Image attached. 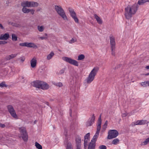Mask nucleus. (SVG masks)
<instances>
[{"instance_id":"40","label":"nucleus","mask_w":149,"mask_h":149,"mask_svg":"<svg viewBox=\"0 0 149 149\" xmlns=\"http://www.w3.org/2000/svg\"><path fill=\"white\" fill-rule=\"evenodd\" d=\"M56 86H58L59 87H61L63 86V84L61 82H58L54 84Z\"/></svg>"},{"instance_id":"15","label":"nucleus","mask_w":149,"mask_h":149,"mask_svg":"<svg viewBox=\"0 0 149 149\" xmlns=\"http://www.w3.org/2000/svg\"><path fill=\"white\" fill-rule=\"evenodd\" d=\"M17 55V54H12L10 55H8L6 57L5 59L6 60H10L15 57Z\"/></svg>"},{"instance_id":"9","label":"nucleus","mask_w":149,"mask_h":149,"mask_svg":"<svg viewBox=\"0 0 149 149\" xmlns=\"http://www.w3.org/2000/svg\"><path fill=\"white\" fill-rule=\"evenodd\" d=\"M19 131L23 140L26 141L28 140V135L24 127H21L19 128Z\"/></svg>"},{"instance_id":"39","label":"nucleus","mask_w":149,"mask_h":149,"mask_svg":"<svg viewBox=\"0 0 149 149\" xmlns=\"http://www.w3.org/2000/svg\"><path fill=\"white\" fill-rule=\"evenodd\" d=\"M90 133H89L87 134L84 136V139H90Z\"/></svg>"},{"instance_id":"23","label":"nucleus","mask_w":149,"mask_h":149,"mask_svg":"<svg viewBox=\"0 0 149 149\" xmlns=\"http://www.w3.org/2000/svg\"><path fill=\"white\" fill-rule=\"evenodd\" d=\"M54 55V54L53 52H51L50 54H48L47 57L46 59L47 60H49L52 59V57Z\"/></svg>"},{"instance_id":"3","label":"nucleus","mask_w":149,"mask_h":149,"mask_svg":"<svg viewBox=\"0 0 149 149\" xmlns=\"http://www.w3.org/2000/svg\"><path fill=\"white\" fill-rule=\"evenodd\" d=\"M32 85L36 88H40L43 90H46L49 87V86L46 82L37 81H34L32 83Z\"/></svg>"},{"instance_id":"38","label":"nucleus","mask_w":149,"mask_h":149,"mask_svg":"<svg viewBox=\"0 0 149 149\" xmlns=\"http://www.w3.org/2000/svg\"><path fill=\"white\" fill-rule=\"evenodd\" d=\"M101 128V125H97L96 133H99L100 130Z\"/></svg>"},{"instance_id":"32","label":"nucleus","mask_w":149,"mask_h":149,"mask_svg":"<svg viewBox=\"0 0 149 149\" xmlns=\"http://www.w3.org/2000/svg\"><path fill=\"white\" fill-rule=\"evenodd\" d=\"M140 84L143 87H146L147 86V81H145L140 83Z\"/></svg>"},{"instance_id":"31","label":"nucleus","mask_w":149,"mask_h":149,"mask_svg":"<svg viewBox=\"0 0 149 149\" xmlns=\"http://www.w3.org/2000/svg\"><path fill=\"white\" fill-rule=\"evenodd\" d=\"M35 146L36 148L38 149H42V146L37 142H36L35 143Z\"/></svg>"},{"instance_id":"26","label":"nucleus","mask_w":149,"mask_h":149,"mask_svg":"<svg viewBox=\"0 0 149 149\" xmlns=\"http://www.w3.org/2000/svg\"><path fill=\"white\" fill-rule=\"evenodd\" d=\"M45 36H38V39L39 40H44L47 39V37L46 36H47V33H45Z\"/></svg>"},{"instance_id":"6","label":"nucleus","mask_w":149,"mask_h":149,"mask_svg":"<svg viewBox=\"0 0 149 149\" xmlns=\"http://www.w3.org/2000/svg\"><path fill=\"white\" fill-rule=\"evenodd\" d=\"M62 59L65 61L76 66H78L79 65L78 62L77 61L70 58L63 57L62 58Z\"/></svg>"},{"instance_id":"42","label":"nucleus","mask_w":149,"mask_h":149,"mask_svg":"<svg viewBox=\"0 0 149 149\" xmlns=\"http://www.w3.org/2000/svg\"><path fill=\"white\" fill-rule=\"evenodd\" d=\"M102 120L101 118V115H100L98 120L97 125H101Z\"/></svg>"},{"instance_id":"43","label":"nucleus","mask_w":149,"mask_h":149,"mask_svg":"<svg viewBox=\"0 0 149 149\" xmlns=\"http://www.w3.org/2000/svg\"><path fill=\"white\" fill-rule=\"evenodd\" d=\"M19 45L21 46L27 47V42L21 43L19 44Z\"/></svg>"},{"instance_id":"24","label":"nucleus","mask_w":149,"mask_h":149,"mask_svg":"<svg viewBox=\"0 0 149 149\" xmlns=\"http://www.w3.org/2000/svg\"><path fill=\"white\" fill-rule=\"evenodd\" d=\"M1 141L3 143H10V141L9 140V139L8 138L6 137H3L1 139Z\"/></svg>"},{"instance_id":"62","label":"nucleus","mask_w":149,"mask_h":149,"mask_svg":"<svg viewBox=\"0 0 149 149\" xmlns=\"http://www.w3.org/2000/svg\"><path fill=\"white\" fill-rule=\"evenodd\" d=\"M76 149H81V148H77Z\"/></svg>"},{"instance_id":"33","label":"nucleus","mask_w":149,"mask_h":149,"mask_svg":"<svg viewBox=\"0 0 149 149\" xmlns=\"http://www.w3.org/2000/svg\"><path fill=\"white\" fill-rule=\"evenodd\" d=\"M131 125L132 126H135L136 125H140L139 120H138L132 123L131 124Z\"/></svg>"},{"instance_id":"27","label":"nucleus","mask_w":149,"mask_h":149,"mask_svg":"<svg viewBox=\"0 0 149 149\" xmlns=\"http://www.w3.org/2000/svg\"><path fill=\"white\" fill-rule=\"evenodd\" d=\"M8 24H9L13 26H14L16 27H19L20 26L19 24L11 22H9Z\"/></svg>"},{"instance_id":"1","label":"nucleus","mask_w":149,"mask_h":149,"mask_svg":"<svg viewBox=\"0 0 149 149\" xmlns=\"http://www.w3.org/2000/svg\"><path fill=\"white\" fill-rule=\"evenodd\" d=\"M137 5L135 3L133 5L128 6L125 8L124 15L126 19H130L135 14L137 10Z\"/></svg>"},{"instance_id":"45","label":"nucleus","mask_w":149,"mask_h":149,"mask_svg":"<svg viewBox=\"0 0 149 149\" xmlns=\"http://www.w3.org/2000/svg\"><path fill=\"white\" fill-rule=\"evenodd\" d=\"M65 71V69L63 68L59 72L58 74H63Z\"/></svg>"},{"instance_id":"7","label":"nucleus","mask_w":149,"mask_h":149,"mask_svg":"<svg viewBox=\"0 0 149 149\" xmlns=\"http://www.w3.org/2000/svg\"><path fill=\"white\" fill-rule=\"evenodd\" d=\"M7 108L9 112L13 118L16 119H17L19 118L18 117L17 115L12 106L11 105H8L7 107Z\"/></svg>"},{"instance_id":"12","label":"nucleus","mask_w":149,"mask_h":149,"mask_svg":"<svg viewBox=\"0 0 149 149\" xmlns=\"http://www.w3.org/2000/svg\"><path fill=\"white\" fill-rule=\"evenodd\" d=\"M95 119V116L93 115L88 120L86 123L87 127L90 126L94 123Z\"/></svg>"},{"instance_id":"64","label":"nucleus","mask_w":149,"mask_h":149,"mask_svg":"<svg viewBox=\"0 0 149 149\" xmlns=\"http://www.w3.org/2000/svg\"><path fill=\"white\" fill-rule=\"evenodd\" d=\"M147 2H149V0H146Z\"/></svg>"},{"instance_id":"22","label":"nucleus","mask_w":149,"mask_h":149,"mask_svg":"<svg viewBox=\"0 0 149 149\" xmlns=\"http://www.w3.org/2000/svg\"><path fill=\"white\" fill-rule=\"evenodd\" d=\"M95 18L96 19L97 22L99 24H101L102 23V21L100 18L97 15H95Z\"/></svg>"},{"instance_id":"58","label":"nucleus","mask_w":149,"mask_h":149,"mask_svg":"<svg viewBox=\"0 0 149 149\" xmlns=\"http://www.w3.org/2000/svg\"><path fill=\"white\" fill-rule=\"evenodd\" d=\"M147 81V86H149V81Z\"/></svg>"},{"instance_id":"25","label":"nucleus","mask_w":149,"mask_h":149,"mask_svg":"<svg viewBox=\"0 0 149 149\" xmlns=\"http://www.w3.org/2000/svg\"><path fill=\"white\" fill-rule=\"evenodd\" d=\"M90 139H84V148L85 149H86L87 147V144L88 142L89 141Z\"/></svg>"},{"instance_id":"52","label":"nucleus","mask_w":149,"mask_h":149,"mask_svg":"<svg viewBox=\"0 0 149 149\" xmlns=\"http://www.w3.org/2000/svg\"><path fill=\"white\" fill-rule=\"evenodd\" d=\"M7 43V42L5 41H0V45L1 44H5Z\"/></svg>"},{"instance_id":"11","label":"nucleus","mask_w":149,"mask_h":149,"mask_svg":"<svg viewBox=\"0 0 149 149\" xmlns=\"http://www.w3.org/2000/svg\"><path fill=\"white\" fill-rule=\"evenodd\" d=\"M110 42L111 45L112 54L113 55H114V51L115 49V38L113 36L110 37Z\"/></svg>"},{"instance_id":"20","label":"nucleus","mask_w":149,"mask_h":149,"mask_svg":"<svg viewBox=\"0 0 149 149\" xmlns=\"http://www.w3.org/2000/svg\"><path fill=\"white\" fill-rule=\"evenodd\" d=\"M99 133L96 132L91 141L95 143L97 140L99 136Z\"/></svg>"},{"instance_id":"57","label":"nucleus","mask_w":149,"mask_h":149,"mask_svg":"<svg viewBox=\"0 0 149 149\" xmlns=\"http://www.w3.org/2000/svg\"><path fill=\"white\" fill-rule=\"evenodd\" d=\"M145 68L147 69H149V65H147V66H146V67H145Z\"/></svg>"},{"instance_id":"48","label":"nucleus","mask_w":149,"mask_h":149,"mask_svg":"<svg viewBox=\"0 0 149 149\" xmlns=\"http://www.w3.org/2000/svg\"><path fill=\"white\" fill-rule=\"evenodd\" d=\"M35 12V10L32 9H31L30 13L32 15H33L34 13Z\"/></svg>"},{"instance_id":"30","label":"nucleus","mask_w":149,"mask_h":149,"mask_svg":"<svg viewBox=\"0 0 149 149\" xmlns=\"http://www.w3.org/2000/svg\"><path fill=\"white\" fill-rule=\"evenodd\" d=\"M149 142V137L146 139L145 141L141 143L142 145H145Z\"/></svg>"},{"instance_id":"55","label":"nucleus","mask_w":149,"mask_h":149,"mask_svg":"<svg viewBox=\"0 0 149 149\" xmlns=\"http://www.w3.org/2000/svg\"><path fill=\"white\" fill-rule=\"evenodd\" d=\"M107 126L106 125H104L103 127V128L105 129L106 128H107Z\"/></svg>"},{"instance_id":"54","label":"nucleus","mask_w":149,"mask_h":149,"mask_svg":"<svg viewBox=\"0 0 149 149\" xmlns=\"http://www.w3.org/2000/svg\"><path fill=\"white\" fill-rule=\"evenodd\" d=\"M108 124V121L107 120H106L105 121L104 125H106V126H107Z\"/></svg>"},{"instance_id":"28","label":"nucleus","mask_w":149,"mask_h":149,"mask_svg":"<svg viewBox=\"0 0 149 149\" xmlns=\"http://www.w3.org/2000/svg\"><path fill=\"white\" fill-rule=\"evenodd\" d=\"M12 40L13 41H16L17 40V37L16 35L13 34L12 35Z\"/></svg>"},{"instance_id":"21","label":"nucleus","mask_w":149,"mask_h":149,"mask_svg":"<svg viewBox=\"0 0 149 149\" xmlns=\"http://www.w3.org/2000/svg\"><path fill=\"white\" fill-rule=\"evenodd\" d=\"M37 28L38 31L40 32H43L45 29V27L44 25H38L37 27Z\"/></svg>"},{"instance_id":"8","label":"nucleus","mask_w":149,"mask_h":149,"mask_svg":"<svg viewBox=\"0 0 149 149\" xmlns=\"http://www.w3.org/2000/svg\"><path fill=\"white\" fill-rule=\"evenodd\" d=\"M118 135V132L116 130H110L109 131L107 139H111L116 137Z\"/></svg>"},{"instance_id":"63","label":"nucleus","mask_w":149,"mask_h":149,"mask_svg":"<svg viewBox=\"0 0 149 149\" xmlns=\"http://www.w3.org/2000/svg\"><path fill=\"white\" fill-rule=\"evenodd\" d=\"M37 122V120H35V121H34L35 124Z\"/></svg>"},{"instance_id":"60","label":"nucleus","mask_w":149,"mask_h":149,"mask_svg":"<svg viewBox=\"0 0 149 149\" xmlns=\"http://www.w3.org/2000/svg\"><path fill=\"white\" fill-rule=\"evenodd\" d=\"M143 1L144 2V3H145L147 2L146 0H143Z\"/></svg>"},{"instance_id":"35","label":"nucleus","mask_w":149,"mask_h":149,"mask_svg":"<svg viewBox=\"0 0 149 149\" xmlns=\"http://www.w3.org/2000/svg\"><path fill=\"white\" fill-rule=\"evenodd\" d=\"M119 140L118 139H114L112 141V143L114 145H116L119 143Z\"/></svg>"},{"instance_id":"5","label":"nucleus","mask_w":149,"mask_h":149,"mask_svg":"<svg viewBox=\"0 0 149 149\" xmlns=\"http://www.w3.org/2000/svg\"><path fill=\"white\" fill-rule=\"evenodd\" d=\"M21 6L23 7H36L38 6V3L36 2L26 1L22 2Z\"/></svg>"},{"instance_id":"46","label":"nucleus","mask_w":149,"mask_h":149,"mask_svg":"<svg viewBox=\"0 0 149 149\" xmlns=\"http://www.w3.org/2000/svg\"><path fill=\"white\" fill-rule=\"evenodd\" d=\"M144 3V2L143 1V0H140L138 1V3L139 5H142Z\"/></svg>"},{"instance_id":"14","label":"nucleus","mask_w":149,"mask_h":149,"mask_svg":"<svg viewBox=\"0 0 149 149\" xmlns=\"http://www.w3.org/2000/svg\"><path fill=\"white\" fill-rule=\"evenodd\" d=\"M77 148H81V138L79 136H77L75 139Z\"/></svg>"},{"instance_id":"16","label":"nucleus","mask_w":149,"mask_h":149,"mask_svg":"<svg viewBox=\"0 0 149 149\" xmlns=\"http://www.w3.org/2000/svg\"><path fill=\"white\" fill-rule=\"evenodd\" d=\"M27 47L33 48H37V46L34 43L27 42Z\"/></svg>"},{"instance_id":"34","label":"nucleus","mask_w":149,"mask_h":149,"mask_svg":"<svg viewBox=\"0 0 149 149\" xmlns=\"http://www.w3.org/2000/svg\"><path fill=\"white\" fill-rule=\"evenodd\" d=\"M19 59L20 60V62L22 63H23L24 61L25 60V56H21L19 58Z\"/></svg>"},{"instance_id":"51","label":"nucleus","mask_w":149,"mask_h":149,"mask_svg":"<svg viewBox=\"0 0 149 149\" xmlns=\"http://www.w3.org/2000/svg\"><path fill=\"white\" fill-rule=\"evenodd\" d=\"M5 124L6 125V127L7 128H9L10 127V125L9 123H6Z\"/></svg>"},{"instance_id":"13","label":"nucleus","mask_w":149,"mask_h":149,"mask_svg":"<svg viewBox=\"0 0 149 149\" xmlns=\"http://www.w3.org/2000/svg\"><path fill=\"white\" fill-rule=\"evenodd\" d=\"M31 67L33 69L36 68L37 65V60L36 58H33L30 61Z\"/></svg>"},{"instance_id":"18","label":"nucleus","mask_w":149,"mask_h":149,"mask_svg":"<svg viewBox=\"0 0 149 149\" xmlns=\"http://www.w3.org/2000/svg\"><path fill=\"white\" fill-rule=\"evenodd\" d=\"M85 58V56L84 54H80L78 56L77 60L79 61H83Z\"/></svg>"},{"instance_id":"44","label":"nucleus","mask_w":149,"mask_h":149,"mask_svg":"<svg viewBox=\"0 0 149 149\" xmlns=\"http://www.w3.org/2000/svg\"><path fill=\"white\" fill-rule=\"evenodd\" d=\"M99 149H107V147L105 145H102L100 146L99 147Z\"/></svg>"},{"instance_id":"56","label":"nucleus","mask_w":149,"mask_h":149,"mask_svg":"<svg viewBox=\"0 0 149 149\" xmlns=\"http://www.w3.org/2000/svg\"><path fill=\"white\" fill-rule=\"evenodd\" d=\"M0 27L2 29H3L4 27L1 24H0Z\"/></svg>"},{"instance_id":"49","label":"nucleus","mask_w":149,"mask_h":149,"mask_svg":"<svg viewBox=\"0 0 149 149\" xmlns=\"http://www.w3.org/2000/svg\"><path fill=\"white\" fill-rule=\"evenodd\" d=\"M6 125L5 124H2L0 122V127L3 128L5 127Z\"/></svg>"},{"instance_id":"19","label":"nucleus","mask_w":149,"mask_h":149,"mask_svg":"<svg viewBox=\"0 0 149 149\" xmlns=\"http://www.w3.org/2000/svg\"><path fill=\"white\" fill-rule=\"evenodd\" d=\"M9 34L8 33H6L4 35L1 34V40H7L9 38Z\"/></svg>"},{"instance_id":"59","label":"nucleus","mask_w":149,"mask_h":149,"mask_svg":"<svg viewBox=\"0 0 149 149\" xmlns=\"http://www.w3.org/2000/svg\"><path fill=\"white\" fill-rule=\"evenodd\" d=\"M31 9H28V13H30V11Z\"/></svg>"},{"instance_id":"29","label":"nucleus","mask_w":149,"mask_h":149,"mask_svg":"<svg viewBox=\"0 0 149 149\" xmlns=\"http://www.w3.org/2000/svg\"><path fill=\"white\" fill-rule=\"evenodd\" d=\"M139 120L140 125H144L148 123L146 120Z\"/></svg>"},{"instance_id":"61","label":"nucleus","mask_w":149,"mask_h":149,"mask_svg":"<svg viewBox=\"0 0 149 149\" xmlns=\"http://www.w3.org/2000/svg\"><path fill=\"white\" fill-rule=\"evenodd\" d=\"M145 75H149V73H148L146 74H145Z\"/></svg>"},{"instance_id":"41","label":"nucleus","mask_w":149,"mask_h":149,"mask_svg":"<svg viewBox=\"0 0 149 149\" xmlns=\"http://www.w3.org/2000/svg\"><path fill=\"white\" fill-rule=\"evenodd\" d=\"M19 79L21 81H24V80L25 79V77L23 75H21L19 76Z\"/></svg>"},{"instance_id":"10","label":"nucleus","mask_w":149,"mask_h":149,"mask_svg":"<svg viewBox=\"0 0 149 149\" xmlns=\"http://www.w3.org/2000/svg\"><path fill=\"white\" fill-rule=\"evenodd\" d=\"M68 10L71 16L73 19L74 22L76 23H79V19L77 16L76 13L73 9L69 8Z\"/></svg>"},{"instance_id":"4","label":"nucleus","mask_w":149,"mask_h":149,"mask_svg":"<svg viewBox=\"0 0 149 149\" xmlns=\"http://www.w3.org/2000/svg\"><path fill=\"white\" fill-rule=\"evenodd\" d=\"M54 8L57 13L65 21H68V17L65 13L64 10L60 6L56 5L54 6Z\"/></svg>"},{"instance_id":"47","label":"nucleus","mask_w":149,"mask_h":149,"mask_svg":"<svg viewBox=\"0 0 149 149\" xmlns=\"http://www.w3.org/2000/svg\"><path fill=\"white\" fill-rule=\"evenodd\" d=\"M66 149H72V147L70 144H68V145Z\"/></svg>"},{"instance_id":"17","label":"nucleus","mask_w":149,"mask_h":149,"mask_svg":"<svg viewBox=\"0 0 149 149\" xmlns=\"http://www.w3.org/2000/svg\"><path fill=\"white\" fill-rule=\"evenodd\" d=\"M95 143L91 141L88 145V149H95Z\"/></svg>"},{"instance_id":"50","label":"nucleus","mask_w":149,"mask_h":149,"mask_svg":"<svg viewBox=\"0 0 149 149\" xmlns=\"http://www.w3.org/2000/svg\"><path fill=\"white\" fill-rule=\"evenodd\" d=\"M6 84L4 82H2L0 84V87H2L5 86Z\"/></svg>"},{"instance_id":"36","label":"nucleus","mask_w":149,"mask_h":149,"mask_svg":"<svg viewBox=\"0 0 149 149\" xmlns=\"http://www.w3.org/2000/svg\"><path fill=\"white\" fill-rule=\"evenodd\" d=\"M28 9L26 8V7H23L22 9V11L25 13H28Z\"/></svg>"},{"instance_id":"37","label":"nucleus","mask_w":149,"mask_h":149,"mask_svg":"<svg viewBox=\"0 0 149 149\" xmlns=\"http://www.w3.org/2000/svg\"><path fill=\"white\" fill-rule=\"evenodd\" d=\"M76 41L75 39L72 38L71 39L68 41V42L70 44H72L75 42Z\"/></svg>"},{"instance_id":"2","label":"nucleus","mask_w":149,"mask_h":149,"mask_svg":"<svg viewBox=\"0 0 149 149\" xmlns=\"http://www.w3.org/2000/svg\"><path fill=\"white\" fill-rule=\"evenodd\" d=\"M99 70V68L98 67H95L93 68L86 79V82L87 84L91 83L93 80Z\"/></svg>"},{"instance_id":"53","label":"nucleus","mask_w":149,"mask_h":149,"mask_svg":"<svg viewBox=\"0 0 149 149\" xmlns=\"http://www.w3.org/2000/svg\"><path fill=\"white\" fill-rule=\"evenodd\" d=\"M127 115V114L126 113H123L122 114V116L123 117H125Z\"/></svg>"}]
</instances>
